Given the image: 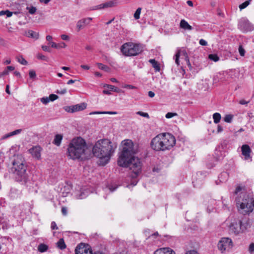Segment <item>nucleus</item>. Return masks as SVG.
<instances>
[{
	"mask_svg": "<svg viewBox=\"0 0 254 254\" xmlns=\"http://www.w3.org/2000/svg\"><path fill=\"white\" fill-rule=\"evenodd\" d=\"M136 152L133 142L125 140L123 141V149L118 160L119 166L128 167L132 171L130 177L133 179L141 173L142 166L140 159L134 156Z\"/></svg>",
	"mask_w": 254,
	"mask_h": 254,
	"instance_id": "f257e3e1",
	"label": "nucleus"
},
{
	"mask_svg": "<svg viewBox=\"0 0 254 254\" xmlns=\"http://www.w3.org/2000/svg\"><path fill=\"white\" fill-rule=\"evenodd\" d=\"M91 148L88 146L85 140L81 137L73 138L67 149V155L72 160H83L90 157Z\"/></svg>",
	"mask_w": 254,
	"mask_h": 254,
	"instance_id": "f03ea898",
	"label": "nucleus"
},
{
	"mask_svg": "<svg viewBox=\"0 0 254 254\" xmlns=\"http://www.w3.org/2000/svg\"><path fill=\"white\" fill-rule=\"evenodd\" d=\"M234 193L236 205L239 212L243 215L249 214L254 209V198L252 193L248 192L245 187L238 186Z\"/></svg>",
	"mask_w": 254,
	"mask_h": 254,
	"instance_id": "7ed1b4c3",
	"label": "nucleus"
},
{
	"mask_svg": "<svg viewBox=\"0 0 254 254\" xmlns=\"http://www.w3.org/2000/svg\"><path fill=\"white\" fill-rule=\"evenodd\" d=\"M116 146L108 139L98 140L92 148L93 155L100 159V165H106L115 152Z\"/></svg>",
	"mask_w": 254,
	"mask_h": 254,
	"instance_id": "20e7f679",
	"label": "nucleus"
},
{
	"mask_svg": "<svg viewBox=\"0 0 254 254\" xmlns=\"http://www.w3.org/2000/svg\"><path fill=\"white\" fill-rule=\"evenodd\" d=\"M24 162L21 160L15 159L13 162V166L11 169V171L15 176L17 181L25 182L28 179L26 166Z\"/></svg>",
	"mask_w": 254,
	"mask_h": 254,
	"instance_id": "39448f33",
	"label": "nucleus"
},
{
	"mask_svg": "<svg viewBox=\"0 0 254 254\" xmlns=\"http://www.w3.org/2000/svg\"><path fill=\"white\" fill-rule=\"evenodd\" d=\"M249 227V223L246 219H234L228 225L229 233L235 235L245 232Z\"/></svg>",
	"mask_w": 254,
	"mask_h": 254,
	"instance_id": "423d86ee",
	"label": "nucleus"
},
{
	"mask_svg": "<svg viewBox=\"0 0 254 254\" xmlns=\"http://www.w3.org/2000/svg\"><path fill=\"white\" fill-rule=\"evenodd\" d=\"M143 50L141 45L133 43H126L121 47V51L126 56H134L140 53Z\"/></svg>",
	"mask_w": 254,
	"mask_h": 254,
	"instance_id": "0eeeda50",
	"label": "nucleus"
},
{
	"mask_svg": "<svg viewBox=\"0 0 254 254\" xmlns=\"http://www.w3.org/2000/svg\"><path fill=\"white\" fill-rule=\"evenodd\" d=\"M164 150H169L176 144V138L174 136L169 133H160Z\"/></svg>",
	"mask_w": 254,
	"mask_h": 254,
	"instance_id": "6e6552de",
	"label": "nucleus"
},
{
	"mask_svg": "<svg viewBox=\"0 0 254 254\" xmlns=\"http://www.w3.org/2000/svg\"><path fill=\"white\" fill-rule=\"evenodd\" d=\"M233 246L232 240L229 238L224 237L221 239L217 244L218 249L222 253L229 251Z\"/></svg>",
	"mask_w": 254,
	"mask_h": 254,
	"instance_id": "1a4fd4ad",
	"label": "nucleus"
},
{
	"mask_svg": "<svg viewBox=\"0 0 254 254\" xmlns=\"http://www.w3.org/2000/svg\"><path fill=\"white\" fill-rule=\"evenodd\" d=\"M163 144L161 135L160 133L152 139L150 145L151 148L155 151H165Z\"/></svg>",
	"mask_w": 254,
	"mask_h": 254,
	"instance_id": "9d476101",
	"label": "nucleus"
},
{
	"mask_svg": "<svg viewBox=\"0 0 254 254\" xmlns=\"http://www.w3.org/2000/svg\"><path fill=\"white\" fill-rule=\"evenodd\" d=\"M238 28L243 32L252 31L254 27L248 19L242 18L239 22Z\"/></svg>",
	"mask_w": 254,
	"mask_h": 254,
	"instance_id": "9b49d317",
	"label": "nucleus"
},
{
	"mask_svg": "<svg viewBox=\"0 0 254 254\" xmlns=\"http://www.w3.org/2000/svg\"><path fill=\"white\" fill-rule=\"evenodd\" d=\"M75 254H92V250L88 245L80 243L76 247Z\"/></svg>",
	"mask_w": 254,
	"mask_h": 254,
	"instance_id": "f8f14e48",
	"label": "nucleus"
},
{
	"mask_svg": "<svg viewBox=\"0 0 254 254\" xmlns=\"http://www.w3.org/2000/svg\"><path fill=\"white\" fill-rule=\"evenodd\" d=\"M119 3L118 0H112L106 2L101 3L95 6V9H100L103 8H106L109 7H112L117 5Z\"/></svg>",
	"mask_w": 254,
	"mask_h": 254,
	"instance_id": "ddd939ff",
	"label": "nucleus"
},
{
	"mask_svg": "<svg viewBox=\"0 0 254 254\" xmlns=\"http://www.w3.org/2000/svg\"><path fill=\"white\" fill-rule=\"evenodd\" d=\"M92 19V18L88 17L86 18H83L78 20L76 23V26L77 31H79L81 29H83L86 26L90 23Z\"/></svg>",
	"mask_w": 254,
	"mask_h": 254,
	"instance_id": "4468645a",
	"label": "nucleus"
},
{
	"mask_svg": "<svg viewBox=\"0 0 254 254\" xmlns=\"http://www.w3.org/2000/svg\"><path fill=\"white\" fill-rule=\"evenodd\" d=\"M241 150L242 154L244 156L245 159L248 160L250 158L251 161H252V157L251 156L252 150L250 147L247 144L243 145L241 147Z\"/></svg>",
	"mask_w": 254,
	"mask_h": 254,
	"instance_id": "2eb2a0df",
	"label": "nucleus"
},
{
	"mask_svg": "<svg viewBox=\"0 0 254 254\" xmlns=\"http://www.w3.org/2000/svg\"><path fill=\"white\" fill-rule=\"evenodd\" d=\"M41 148L39 146H34L29 150V152L32 156L37 159L41 158Z\"/></svg>",
	"mask_w": 254,
	"mask_h": 254,
	"instance_id": "dca6fc26",
	"label": "nucleus"
},
{
	"mask_svg": "<svg viewBox=\"0 0 254 254\" xmlns=\"http://www.w3.org/2000/svg\"><path fill=\"white\" fill-rule=\"evenodd\" d=\"M104 87L107 88V89H105L103 91V93L105 94L110 95L111 94V91H115L117 93H119L120 91V89L112 85L106 84Z\"/></svg>",
	"mask_w": 254,
	"mask_h": 254,
	"instance_id": "f3484780",
	"label": "nucleus"
},
{
	"mask_svg": "<svg viewBox=\"0 0 254 254\" xmlns=\"http://www.w3.org/2000/svg\"><path fill=\"white\" fill-rule=\"evenodd\" d=\"M154 254H176L175 252L169 248H162L157 250Z\"/></svg>",
	"mask_w": 254,
	"mask_h": 254,
	"instance_id": "a211bd4d",
	"label": "nucleus"
},
{
	"mask_svg": "<svg viewBox=\"0 0 254 254\" xmlns=\"http://www.w3.org/2000/svg\"><path fill=\"white\" fill-rule=\"evenodd\" d=\"M88 194V191L85 190L81 189L75 192V197L77 199H83L86 197Z\"/></svg>",
	"mask_w": 254,
	"mask_h": 254,
	"instance_id": "6ab92c4d",
	"label": "nucleus"
},
{
	"mask_svg": "<svg viewBox=\"0 0 254 254\" xmlns=\"http://www.w3.org/2000/svg\"><path fill=\"white\" fill-rule=\"evenodd\" d=\"M22 130V129H17L13 131L5 134L1 137V140H4L12 136L18 134L21 132Z\"/></svg>",
	"mask_w": 254,
	"mask_h": 254,
	"instance_id": "aec40b11",
	"label": "nucleus"
},
{
	"mask_svg": "<svg viewBox=\"0 0 254 254\" xmlns=\"http://www.w3.org/2000/svg\"><path fill=\"white\" fill-rule=\"evenodd\" d=\"M72 108H73V113L79 111H82L86 108V104L82 103L81 104H76L75 105H73Z\"/></svg>",
	"mask_w": 254,
	"mask_h": 254,
	"instance_id": "412c9836",
	"label": "nucleus"
},
{
	"mask_svg": "<svg viewBox=\"0 0 254 254\" xmlns=\"http://www.w3.org/2000/svg\"><path fill=\"white\" fill-rule=\"evenodd\" d=\"M72 108H73V113L79 111H82L86 108V104L82 103L81 104H76L75 105H73Z\"/></svg>",
	"mask_w": 254,
	"mask_h": 254,
	"instance_id": "4be33fe9",
	"label": "nucleus"
},
{
	"mask_svg": "<svg viewBox=\"0 0 254 254\" xmlns=\"http://www.w3.org/2000/svg\"><path fill=\"white\" fill-rule=\"evenodd\" d=\"M25 35L27 37L31 38L35 40L38 39L39 38L38 33L32 30H28V31L25 32Z\"/></svg>",
	"mask_w": 254,
	"mask_h": 254,
	"instance_id": "5701e85b",
	"label": "nucleus"
},
{
	"mask_svg": "<svg viewBox=\"0 0 254 254\" xmlns=\"http://www.w3.org/2000/svg\"><path fill=\"white\" fill-rule=\"evenodd\" d=\"M180 27L185 30H191L192 27L190 26L187 21L184 19L181 20L180 24Z\"/></svg>",
	"mask_w": 254,
	"mask_h": 254,
	"instance_id": "b1692460",
	"label": "nucleus"
},
{
	"mask_svg": "<svg viewBox=\"0 0 254 254\" xmlns=\"http://www.w3.org/2000/svg\"><path fill=\"white\" fill-rule=\"evenodd\" d=\"M63 136L62 134H56L55 136V138H54L53 143L55 145H56L58 146H59L61 144V142L63 139Z\"/></svg>",
	"mask_w": 254,
	"mask_h": 254,
	"instance_id": "393cba45",
	"label": "nucleus"
},
{
	"mask_svg": "<svg viewBox=\"0 0 254 254\" xmlns=\"http://www.w3.org/2000/svg\"><path fill=\"white\" fill-rule=\"evenodd\" d=\"M149 62L152 64V66L154 68L156 71H159L160 70V67L157 62L154 59H150Z\"/></svg>",
	"mask_w": 254,
	"mask_h": 254,
	"instance_id": "a878e982",
	"label": "nucleus"
},
{
	"mask_svg": "<svg viewBox=\"0 0 254 254\" xmlns=\"http://www.w3.org/2000/svg\"><path fill=\"white\" fill-rule=\"evenodd\" d=\"M57 247L61 250H64L66 248V245L64 243V240L62 238L60 239L57 243Z\"/></svg>",
	"mask_w": 254,
	"mask_h": 254,
	"instance_id": "bb28decb",
	"label": "nucleus"
},
{
	"mask_svg": "<svg viewBox=\"0 0 254 254\" xmlns=\"http://www.w3.org/2000/svg\"><path fill=\"white\" fill-rule=\"evenodd\" d=\"M51 45V47L54 48L58 49L60 48H65L66 45L64 43L62 42L61 44H57L55 42H51L50 43Z\"/></svg>",
	"mask_w": 254,
	"mask_h": 254,
	"instance_id": "cd10ccee",
	"label": "nucleus"
},
{
	"mask_svg": "<svg viewBox=\"0 0 254 254\" xmlns=\"http://www.w3.org/2000/svg\"><path fill=\"white\" fill-rule=\"evenodd\" d=\"M48 246L44 244H40L38 247V250L40 253H44L48 250Z\"/></svg>",
	"mask_w": 254,
	"mask_h": 254,
	"instance_id": "c85d7f7f",
	"label": "nucleus"
},
{
	"mask_svg": "<svg viewBox=\"0 0 254 254\" xmlns=\"http://www.w3.org/2000/svg\"><path fill=\"white\" fill-rule=\"evenodd\" d=\"M213 119L214 120V123L215 124H218L220 121L221 116L219 113H215L213 115Z\"/></svg>",
	"mask_w": 254,
	"mask_h": 254,
	"instance_id": "c756f323",
	"label": "nucleus"
},
{
	"mask_svg": "<svg viewBox=\"0 0 254 254\" xmlns=\"http://www.w3.org/2000/svg\"><path fill=\"white\" fill-rule=\"evenodd\" d=\"M228 174L227 172H224L222 173L219 176L220 182H223L226 181L228 179Z\"/></svg>",
	"mask_w": 254,
	"mask_h": 254,
	"instance_id": "7c9ffc66",
	"label": "nucleus"
},
{
	"mask_svg": "<svg viewBox=\"0 0 254 254\" xmlns=\"http://www.w3.org/2000/svg\"><path fill=\"white\" fill-rule=\"evenodd\" d=\"M13 12L9 11L8 10H1L0 11V16L6 15L7 17H10L12 15Z\"/></svg>",
	"mask_w": 254,
	"mask_h": 254,
	"instance_id": "2f4dec72",
	"label": "nucleus"
},
{
	"mask_svg": "<svg viewBox=\"0 0 254 254\" xmlns=\"http://www.w3.org/2000/svg\"><path fill=\"white\" fill-rule=\"evenodd\" d=\"M208 58L210 60L215 62L219 60V57L216 54H210Z\"/></svg>",
	"mask_w": 254,
	"mask_h": 254,
	"instance_id": "473e14b6",
	"label": "nucleus"
},
{
	"mask_svg": "<svg viewBox=\"0 0 254 254\" xmlns=\"http://www.w3.org/2000/svg\"><path fill=\"white\" fill-rule=\"evenodd\" d=\"M252 0H248L245 1L244 2L242 3L239 5V8L241 10L245 8L246 7H247L250 3V2Z\"/></svg>",
	"mask_w": 254,
	"mask_h": 254,
	"instance_id": "72a5a7b5",
	"label": "nucleus"
},
{
	"mask_svg": "<svg viewBox=\"0 0 254 254\" xmlns=\"http://www.w3.org/2000/svg\"><path fill=\"white\" fill-rule=\"evenodd\" d=\"M233 118V116L232 115H226L224 118V121L226 123H230L232 122Z\"/></svg>",
	"mask_w": 254,
	"mask_h": 254,
	"instance_id": "f704fd0d",
	"label": "nucleus"
},
{
	"mask_svg": "<svg viewBox=\"0 0 254 254\" xmlns=\"http://www.w3.org/2000/svg\"><path fill=\"white\" fill-rule=\"evenodd\" d=\"M141 11V8L138 7L135 11L133 16H134V18L135 19H138L139 18Z\"/></svg>",
	"mask_w": 254,
	"mask_h": 254,
	"instance_id": "c9c22d12",
	"label": "nucleus"
},
{
	"mask_svg": "<svg viewBox=\"0 0 254 254\" xmlns=\"http://www.w3.org/2000/svg\"><path fill=\"white\" fill-rule=\"evenodd\" d=\"M97 64H98V67L100 69H101L102 70H105L106 71H109V67L108 66L105 65L101 64V63H98Z\"/></svg>",
	"mask_w": 254,
	"mask_h": 254,
	"instance_id": "e433bc0d",
	"label": "nucleus"
},
{
	"mask_svg": "<svg viewBox=\"0 0 254 254\" xmlns=\"http://www.w3.org/2000/svg\"><path fill=\"white\" fill-rule=\"evenodd\" d=\"M17 61L22 65H26L27 62L23 58L22 56H19L17 58Z\"/></svg>",
	"mask_w": 254,
	"mask_h": 254,
	"instance_id": "4c0bfd02",
	"label": "nucleus"
},
{
	"mask_svg": "<svg viewBox=\"0 0 254 254\" xmlns=\"http://www.w3.org/2000/svg\"><path fill=\"white\" fill-rule=\"evenodd\" d=\"M238 51L241 56L244 57L245 56L246 51L242 45L239 46Z\"/></svg>",
	"mask_w": 254,
	"mask_h": 254,
	"instance_id": "58836bf2",
	"label": "nucleus"
},
{
	"mask_svg": "<svg viewBox=\"0 0 254 254\" xmlns=\"http://www.w3.org/2000/svg\"><path fill=\"white\" fill-rule=\"evenodd\" d=\"M177 116L178 114L176 113L168 112L166 114L165 117L167 119H170Z\"/></svg>",
	"mask_w": 254,
	"mask_h": 254,
	"instance_id": "ea45409f",
	"label": "nucleus"
},
{
	"mask_svg": "<svg viewBox=\"0 0 254 254\" xmlns=\"http://www.w3.org/2000/svg\"><path fill=\"white\" fill-rule=\"evenodd\" d=\"M40 100L41 102L45 105L47 104L50 101L49 97H43L41 98Z\"/></svg>",
	"mask_w": 254,
	"mask_h": 254,
	"instance_id": "a19ab883",
	"label": "nucleus"
},
{
	"mask_svg": "<svg viewBox=\"0 0 254 254\" xmlns=\"http://www.w3.org/2000/svg\"><path fill=\"white\" fill-rule=\"evenodd\" d=\"M248 251L251 254L254 253V243H252L250 244L249 247Z\"/></svg>",
	"mask_w": 254,
	"mask_h": 254,
	"instance_id": "79ce46f5",
	"label": "nucleus"
},
{
	"mask_svg": "<svg viewBox=\"0 0 254 254\" xmlns=\"http://www.w3.org/2000/svg\"><path fill=\"white\" fill-rule=\"evenodd\" d=\"M27 9H28L29 13L31 14H34L36 11V7L34 6L27 7Z\"/></svg>",
	"mask_w": 254,
	"mask_h": 254,
	"instance_id": "37998d69",
	"label": "nucleus"
},
{
	"mask_svg": "<svg viewBox=\"0 0 254 254\" xmlns=\"http://www.w3.org/2000/svg\"><path fill=\"white\" fill-rule=\"evenodd\" d=\"M29 75L30 78L34 79L36 76V74L34 70H30L29 72Z\"/></svg>",
	"mask_w": 254,
	"mask_h": 254,
	"instance_id": "c03bdc74",
	"label": "nucleus"
},
{
	"mask_svg": "<svg viewBox=\"0 0 254 254\" xmlns=\"http://www.w3.org/2000/svg\"><path fill=\"white\" fill-rule=\"evenodd\" d=\"M37 58L38 59H40V60H42L44 61H48V58L47 57H46L45 56L43 55L42 54H39L38 55Z\"/></svg>",
	"mask_w": 254,
	"mask_h": 254,
	"instance_id": "a18cd8bd",
	"label": "nucleus"
},
{
	"mask_svg": "<svg viewBox=\"0 0 254 254\" xmlns=\"http://www.w3.org/2000/svg\"><path fill=\"white\" fill-rule=\"evenodd\" d=\"M136 114L137 115H139L142 117H145V118H149V116L148 115V113H144V112H141V111H138L136 113Z\"/></svg>",
	"mask_w": 254,
	"mask_h": 254,
	"instance_id": "49530a36",
	"label": "nucleus"
},
{
	"mask_svg": "<svg viewBox=\"0 0 254 254\" xmlns=\"http://www.w3.org/2000/svg\"><path fill=\"white\" fill-rule=\"evenodd\" d=\"M94 114H109V115H116L117 114V113L116 112L107 111V112H95Z\"/></svg>",
	"mask_w": 254,
	"mask_h": 254,
	"instance_id": "de8ad7c7",
	"label": "nucleus"
},
{
	"mask_svg": "<svg viewBox=\"0 0 254 254\" xmlns=\"http://www.w3.org/2000/svg\"><path fill=\"white\" fill-rule=\"evenodd\" d=\"M72 106H65L64 107V110L67 112H69V113H73V108H72Z\"/></svg>",
	"mask_w": 254,
	"mask_h": 254,
	"instance_id": "09e8293b",
	"label": "nucleus"
},
{
	"mask_svg": "<svg viewBox=\"0 0 254 254\" xmlns=\"http://www.w3.org/2000/svg\"><path fill=\"white\" fill-rule=\"evenodd\" d=\"M180 52L178 51L175 55V63L176 64L179 65V57H180Z\"/></svg>",
	"mask_w": 254,
	"mask_h": 254,
	"instance_id": "8fccbe9b",
	"label": "nucleus"
},
{
	"mask_svg": "<svg viewBox=\"0 0 254 254\" xmlns=\"http://www.w3.org/2000/svg\"><path fill=\"white\" fill-rule=\"evenodd\" d=\"M49 97L50 99V101H54L58 98V96L57 95L54 94L50 95Z\"/></svg>",
	"mask_w": 254,
	"mask_h": 254,
	"instance_id": "3c124183",
	"label": "nucleus"
},
{
	"mask_svg": "<svg viewBox=\"0 0 254 254\" xmlns=\"http://www.w3.org/2000/svg\"><path fill=\"white\" fill-rule=\"evenodd\" d=\"M51 228L52 230H58V227L57 226L56 222L54 221L52 222L51 224Z\"/></svg>",
	"mask_w": 254,
	"mask_h": 254,
	"instance_id": "603ef678",
	"label": "nucleus"
},
{
	"mask_svg": "<svg viewBox=\"0 0 254 254\" xmlns=\"http://www.w3.org/2000/svg\"><path fill=\"white\" fill-rule=\"evenodd\" d=\"M42 49L43 51H46V52H51V49L49 47L47 46H42Z\"/></svg>",
	"mask_w": 254,
	"mask_h": 254,
	"instance_id": "864d4df0",
	"label": "nucleus"
},
{
	"mask_svg": "<svg viewBox=\"0 0 254 254\" xmlns=\"http://www.w3.org/2000/svg\"><path fill=\"white\" fill-rule=\"evenodd\" d=\"M66 89L65 88L61 89V90H58L57 93L60 94H64L66 93Z\"/></svg>",
	"mask_w": 254,
	"mask_h": 254,
	"instance_id": "5fc2aeb1",
	"label": "nucleus"
},
{
	"mask_svg": "<svg viewBox=\"0 0 254 254\" xmlns=\"http://www.w3.org/2000/svg\"><path fill=\"white\" fill-rule=\"evenodd\" d=\"M199 43L202 46H206L207 45V42L205 40L202 39L199 40Z\"/></svg>",
	"mask_w": 254,
	"mask_h": 254,
	"instance_id": "6e6d98bb",
	"label": "nucleus"
},
{
	"mask_svg": "<svg viewBox=\"0 0 254 254\" xmlns=\"http://www.w3.org/2000/svg\"><path fill=\"white\" fill-rule=\"evenodd\" d=\"M186 254H199V253L195 250H190L187 251Z\"/></svg>",
	"mask_w": 254,
	"mask_h": 254,
	"instance_id": "4d7b16f0",
	"label": "nucleus"
},
{
	"mask_svg": "<svg viewBox=\"0 0 254 254\" xmlns=\"http://www.w3.org/2000/svg\"><path fill=\"white\" fill-rule=\"evenodd\" d=\"M8 71L7 69H5L2 72L0 73V77L2 76L7 75L8 74Z\"/></svg>",
	"mask_w": 254,
	"mask_h": 254,
	"instance_id": "13d9d810",
	"label": "nucleus"
},
{
	"mask_svg": "<svg viewBox=\"0 0 254 254\" xmlns=\"http://www.w3.org/2000/svg\"><path fill=\"white\" fill-rule=\"evenodd\" d=\"M61 38L64 40H69V37L67 35H61Z\"/></svg>",
	"mask_w": 254,
	"mask_h": 254,
	"instance_id": "bf43d9fd",
	"label": "nucleus"
},
{
	"mask_svg": "<svg viewBox=\"0 0 254 254\" xmlns=\"http://www.w3.org/2000/svg\"><path fill=\"white\" fill-rule=\"evenodd\" d=\"M250 102V101H246L244 100H241L239 101V103L241 105H246V104H248Z\"/></svg>",
	"mask_w": 254,
	"mask_h": 254,
	"instance_id": "052dcab7",
	"label": "nucleus"
},
{
	"mask_svg": "<svg viewBox=\"0 0 254 254\" xmlns=\"http://www.w3.org/2000/svg\"><path fill=\"white\" fill-rule=\"evenodd\" d=\"M148 95L149 97L150 98H153L155 96V94L153 92L151 91H150L148 92Z\"/></svg>",
	"mask_w": 254,
	"mask_h": 254,
	"instance_id": "680f3d73",
	"label": "nucleus"
},
{
	"mask_svg": "<svg viewBox=\"0 0 254 254\" xmlns=\"http://www.w3.org/2000/svg\"><path fill=\"white\" fill-rule=\"evenodd\" d=\"M125 87L126 88H128L129 89H133L136 88V87L135 86H134L132 85H129V84L126 85Z\"/></svg>",
	"mask_w": 254,
	"mask_h": 254,
	"instance_id": "e2e57ef3",
	"label": "nucleus"
},
{
	"mask_svg": "<svg viewBox=\"0 0 254 254\" xmlns=\"http://www.w3.org/2000/svg\"><path fill=\"white\" fill-rule=\"evenodd\" d=\"M223 127H221L220 125H218V127H217V132L218 133H219V132H221L223 131Z\"/></svg>",
	"mask_w": 254,
	"mask_h": 254,
	"instance_id": "0e129e2a",
	"label": "nucleus"
},
{
	"mask_svg": "<svg viewBox=\"0 0 254 254\" xmlns=\"http://www.w3.org/2000/svg\"><path fill=\"white\" fill-rule=\"evenodd\" d=\"M117 188H118L117 186L115 187H113V186H110L109 188V189L110 190L111 192H113L114 190H115Z\"/></svg>",
	"mask_w": 254,
	"mask_h": 254,
	"instance_id": "69168bd1",
	"label": "nucleus"
},
{
	"mask_svg": "<svg viewBox=\"0 0 254 254\" xmlns=\"http://www.w3.org/2000/svg\"><path fill=\"white\" fill-rule=\"evenodd\" d=\"M62 213L64 215H66V214H67V209L65 207H62Z\"/></svg>",
	"mask_w": 254,
	"mask_h": 254,
	"instance_id": "338daca9",
	"label": "nucleus"
},
{
	"mask_svg": "<svg viewBox=\"0 0 254 254\" xmlns=\"http://www.w3.org/2000/svg\"><path fill=\"white\" fill-rule=\"evenodd\" d=\"M92 254H104V253L103 252L97 251L94 252V253L92 252Z\"/></svg>",
	"mask_w": 254,
	"mask_h": 254,
	"instance_id": "774afa93",
	"label": "nucleus"
}]
</instances>
